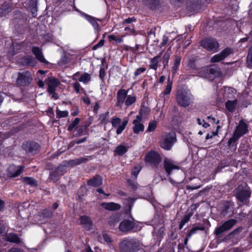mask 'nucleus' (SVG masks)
Here are the masks:
<instances>
[{
  "label": "nucleus",
  "instance_id": "1",
  "mask_svg": "<svg viewBox=\"0 0 252 252\" xmlns=\"http://www.w3.org/2000/svg\"><path fill=\"white\" fill-rule=\"evenodd\" d=\"M140 249L139 241L135 237H125L119 243V252H137Z\"/></svg>",
  "mask_w": 252,
  "mask_h": 252
},
{
  "label": "nucleus",
  "instance_id": "2",
  "mask_svg": "<svg viewBox=\"0 0 252 252\" xmlns=\"http://www.w3.org/2000/svg\"><path fill=\"white\" fill-rule=\"evenodd\" d=\"M194 96L189 90L184 88L177 90L176 94V101L177 104L183 107H187L194 102Z\"/></svg>",
  "mask_w": 252,
  "mask_h": 252
},
{
  "label": "nucleus",
  "instance_id": "3",
  "mask_svg": "<svg viewBox=\"0 0 252 252\" xmlns=\"http://www.w3.org/2000/svg\"><path fill=\"white\" fill-rule=\"evenodd\" d=\"M162 157L160 155L154 150H151L147 152L145 156L144 161L147 164L150 165L152 167L158 168L162 161Z\"/></svg>",
  "mask_w": 252,
  "mask_h": 252
},
{
  "label": "nucleus",
  "instance_id": "4",
  "mask_svg": "<svg viewBox=\"0 0 252 252\" xmlns=\"http://www.w3.org/2000/svg\"><path fill=\"white\" fill-rule=\"evenodd\" d=\"M22 148L28 156H35L39 153L41 146L36 141L28 140L23 143Z\"/></svg>",
  "mask_w": 252,
  "mask_h": 252
},
{
  "label": "nucleus",
  "instance_id": "5",
  "mask_svg": "<svg viewBox=\"0 0 252 252\" xmlns=\"http://www.w3.org/2000/svg\"><path fill=\"white\" fill-rule=\"evenodd\" d=\"M176 141V133L174 132H170L162 136L159 142V146L164 150L169 151Z\"/></svg>",
  "mask_w": 252,
  "mask_h": 252
},
{
  "label": "nucleus",
  "instance_id": "6",
  "mask_svg": "<svg viewBox=\"0 0 252 252\" xmlns=\"http://www.w3.org/2000/svg\"><path fill=\"white\" fill-rule=\"evenodd\" d=\"M236 197L237 199L240 202L246 204L251 197L252 191L249 187L239 186L236 189Z\"/></svg>",
  "mask_w": 252,
  "mask_h": 252
},
{
  "label": "nucleus",
  "instance_id": "7",
  "mask_svg": "<svg viewBox=\"0 0 252 252\" xmlns=\"http://www.w3.org/2000/svg\"><path fill=\"white\" fill-rule=\"evenodd\" d=\"M199 44L204 49L214 53L218 52L220 47V44L217 40L211 37L202 39Z\"/></svg>",
  "mask_w": 252,
  "mask_h": 252
},
{
  "label": "nucleus",
  "instance_id": "8",
  "mask_svg": "<svg viewBox=\"0 0 252 252\" xmlns=\"http://www.w3.org/2000/svg\"><path fill=\"white\" fill-rule=\"evenodd\" d=\"M136 225L134 219L132 218V220H124L120 223L118 228L121 232L127 234L131 232H136L137 231V229L135 228Z\"/></svg>",
  "mask_w": 252,
  "mask_h": 252
},
{
  "label": "nucleus",
  "instance_id": "9",
  "mask_svg": "<svg viewBox=\"0 0 252 252\" xmlns=\"http://www.w3.org/2000/svg\"><path fill=\"white\" fill-rule=\"evenodd\" d=\"M32 80L31 72L28 70L19 72L16 80L17 84L20 86L25 87L30 85Z\"/></svg>",
  "mask_w": 252,
  "mask_h": 252
},
{
  "label": "nucleus",
  "instance_id": "10",
  "mask_svg": "<svg viewBox=\"0 0 252 252\" xmlns=\"http://www.w3.org/2000/svg\"><path fill=\"white\" fill-rule=\"evenodd\" d=\"M163 165L167 176H170L173 170H179L181 168V166L178 165L177 161L168 158H164Z\"/></svg>",
  "mask_w": 252,
  "mask_h": 252
},
{
  "label": "nucleus",
  "instance_id": "11",
  "mask_svg": "<svg viewBox=\"0 0 252 252\" xmlns=\"http://www.w3.org/2000/svg\"><path fill=\"white\" fill-rule=\"evenodd\" d=\"M237 222L235 219H230L225 221L221 225L216 228L215 234L218 236H220L223 232L230 229Z\"/></svg>",
  "mask_w": 252,
  "mask_h": 252
},
{
  "label": "nucleus",
  "instance_id": "12",
  "mask_svg": "<svg viewBox=\"0 0 252 252\" xmlns=\"http://www.w3.org/2000/svg\"><path fill=\"white\" fill-rule=\"evenodd\" d=\"M201 71L205 74V77L209 78L210 81H213L219 76L220 72L217 70V67L215 65L206 66L202 67Z\"/></svg>",
  "mask_w": 252,
  "mask_h": 252
},
{
  "label": "nucleus",
  "instance_id": "13",
  "mask_svg": "<svg viewBox=\"0 0 252 252\" xmlns=\"http://www.w3.org/2000/svg\"><path fill=\"white\" fill-rule=\"evenodd\" d=\"M24 165L16 166L14 164L10 165L7 169V175L9 178L18 177L23 172Z\"/></svg>",
  "mask_w": 252,
  "mask_h": 252
},
{
  "label": "nucleus",
  "instance_id": "14",
  "mask_svg": "<svg viewBox=\"0 0 252 252\" xmlns=\"http://www.w3.org/2000/svg\"><path fill=\"white\" fill-rule=\"evenodd\" d=\"M248 131V124L245 123L244 120L242 119L239 121L238 125L236 126L233 133L241 138Z\"/></svg>",
  "mask_w": 252,
  "mask_h": 252
},
{
  "label": "nucleus",
  "instance_id": "15",
  "mask_svg": "<svg viewBox=\"0 0 252 252\" xmlns=\"http://www.w3.org/2000/svg\"><path fill=\"white\" fill-rule=\"evenodd\" d=\"M89 161V159L86 157H81L80 158H75L73 159H70L69 160H63V163L66 167H73L80 165L82 163H85Z\"/></svg>",
  "mask_w": 252,
  "mask_h": 252
},
{
  "label": "nucleus",
  "instance_id": "16",
  "mask_svg": "<svg viewBox=\"0 0 252 252\" xmlns=\"http://www.w3.org/2000/svg\"><path fill=\"white\" fill-rule=\"evenodd\" d=\"M19 63L23 66H34L37 62L35 59L31 55H26L20 59Z\"/></svg>",
  "mask_w": 252,
  "mask_h": 252
},
{
  "label": "nucleus",
  "instance_id": "17",
  "mask_svg": "<svg viewBox=\"0 0 252 252\" xmlns=\"http://www.w3.org/2000/svg\"><path fill=\"white\" fill-rule=\"evenodd\" d=\"M142 2L147 8L152 11L158 9L161 6L160 0H142Z\"/></svg>",
  "mask_w": 252,
  "mask_h": 252
},
{
  "label": "nucleus",
  "instance_id": "18",
  "mask_svg": "<svg viewBox=\"0 0 252 252\" xmlns=\"http://www.w3.org/2000/svg\"><path fill=\"white\" fill-rule=\"evenodd\" d=\"M128 90L121 89L117 93V101L115 104L116 107H121L122 104L125 102L128 94Z\"/></svg>",
  "mask_w": 252,
  "mask_h": 252
},
{
  "label": "nucleus",
  "instance_id": "19",
  "mask_svg": "<svg viewBox=\"0 0 252 252\" xmlns=\"http://www.w3.org/2000/svg\"><path fill=\"white\" fill-rule=\"evenodd\" d=\"M103 178L99 174H96L87 181L88 186L98 188L102 185Z\"/></svg>",
  "mask_w": 252,
  "mask_h": 252
},
{
  "label": "nucleus",
  "instance_id": "20",
  "mask_svg": "<svg viewBox=\"0 0 252 252\" xmlns=\"http://www.w3.org/2000/svg\"><path fill=\"white\" fill-rule=\"evenodd\" d=\"M80 224L83 226L85 229L90 231L93 228V222L91 218L86 215H82L79 217Z\"/></svg>",
  "mask_w": 252,
  "mask_h": 252
},
{
  "label": "nucleus",
  "instance_id": "21",
  "mask_svg": "<svg viewBox=\"0 0 252 252\" xmlns=\"http://www.w3.org/2000/svg\"><path fill=\"white\" fill-rule=\"evenodd\" d=\"M32 54L36 59L40 63L48 64L49 62L45 59L41 49L38 46H33L32 49Z\"/></svg>",
  "mask_w": 252,
  "mask_h": 252
},
{
  "label": "nucleus",
  "instance_id": "22",
  "mask_svg": "<svg viewBox=\"0 0 252 252\" xmlns=\"http://www.w3.org/2000/svg\"><path fill=\"white\" fill-rule=\"evenodd\" d=\"M84 18L92 25L95 32L99 33L101 30L99 24L97 23V18L87 14H84Z\"/></svg>",
  "mask_w": 252,
  "mask_h": 252
},
{
  "label": "nucleus",
  "instance_id": "23",
  "mask_svg": "<svg viewBox=\"0 0 252 252\" xmlns=\"http://www.w3.org/2000/svg\"><path fill=\"white\" fill-rule=\"evenodd\" d=\"M204 224L201 223H195L192 225L190 228L187 230L186 234H188L189 237H191L193 235L197 233L198 230L204 231Z\"/></svg>",
  "mask_w": 252,
  "mask_h": 252
},
{
  "label": "nucleus",
  "instance_id": "24",
  "mask_svg": "<svg viewBox=\"0 0 252 252\" xmlns=\"http://www.w3.org/2000/svg\"><path fill=\"white\" fill-rule=\"evenodd\" d=\"M100 206L104 209L110 211H118L121 208L120 204L113 202H102L100 204Z\"/></svg>",
  "mask_w": 252,
  "mask_h": 252
},
{
  "label": "nucleus",
  "instance_id": "25",
  "mask_svg": "<svg viewBox=\"0 0 252 252\" xmlns=\"http://www.w3.org/2000/svg\"><path fill=\"white\" fill-rule=\"evenodd\" d=\"M48 82L46 83L48 85L47 92H54L56 91V89L60 84L58 79L55 77H48Z\"/></svg>",
  "mask_w": 252,
  "mask_h": 252
},
{
  "label": "nucleus",
  "instance_id": "26",
  "mask_svg": "<svg viewBox=\"0 0 252 252\" xmlns=\"http://www.w3.org/2000/svg\"><path fill=\"white\" fill-rule=\"evenodd\" d=\"M120 216L116 214L109 216L107 219V222L111 228H114L120 221Z\"/></svg>",
  "mask_w": 252,
  "mask_h": 252
},
{
  "label": "nucleus",
  "instance_id": "27",
  "mask_svg": "<svg viewBox=\"0 0 252 252\" xmlns=\"http://www.w3.org/2000/svg\"><path fill=\"white\" fill-rule=\"evenodd\" d=\"M201 0H192L187 5V8L191 12H195L201 8Z\"/></svg>",
  "mask_w": 252,
  "mask_h": 252
},
{
  "label": "nucleus",
  "instance_id": "28",
  "mask_svg": "<svg viewBox=\"0 0 252 252\" xmlns=\"http://www.w3.org/2000/svg\"><path fill=\"white\" fill-rule=\"evenodd\" d=\"M240 138L233 133L232 136L229 139L227 146L230 150L234 151L237 149V145Z\"/></svg>",
  "mask_w": 252,
  "mask_h": 252
},
{
  "label": "nucleus",
  "instance_id": "29",
  "mask_svg": "<svg viewBox=\"0 0 252 252\" xmlns=\"http://www.w3.org/2000/svg\"><path fill=\"white\" fill-rule=\"evenodd\" d=\"M162 52L158 55L151 58L150 61L149 68L154 70H157L158 66V61L161 57Z\"/></svg>",
  "mask_w": 252,
  "mask_h": 252
},
{
  "label": "nucleus",
  "instance_id": "30",
  "mask_svg": "<svg viewBox=\"0 0 252 252\" xmlns=\"http://www.w3.org/2000/svg\"><path fill=\"white\" fill-rule=\"evenodd\" d=\"M37 0H30L28 2V8L31 12L33 17H36L37 15Z\"/></svg>",
  "mask_w": 252,
  "mask_h": 252
},
{
  "label": "nucleus",
  "instance_id": "31",
  "mask_svg": "<svg viewBox=\"0 0 252 252\" xmlns=\"http://www.w3.org/2000/svg\"><path fill=\"white\" fill-rule=\"evenodd\" d=\"M22 182L26 185H29L32 187H35L38 185V182L32 177H23L21 178Z\"/></svg>",
  "mask_w": 252,
  "mask_h": 252
},
{
  "label": "nucleus",
  "instance_id": "32",
  "mask_svg": "<svg viewBox=\"0 0 252 252\" xmlns=\"http://www.w3.org/2000/svg\"><path fill=\"white\" fill-rule=\"evenodd\" d=\"M3 239L5 241L16 244H19L21 242L20 239L17 234L15 233H9V234H6Z\"/></svg>",
  "mask_w": 252,
  "mask_h": 252
},
{
  "label": "nucleus",
  "instance_id": "33",
  "mask_svg": "<svg viewBox=\"0 0 252 252\" xmlns=\"http://www.w3.org/2000/svg\"><path fill=\"white\" fill-rule=\"evenodd\" d=\"M128 147H126L123 144H120L115 148L114 151L115 155L122 156L128 151Z\"/></svg>",
  "mask_w": 252,
  "mask_h": 252
},
{
  "label": "nucleus",
  "instance_id": "34",
  "mask_svg": "<svg viewBox=\"0 0 252 252\" xmlns=\"http://www.w3.org/2000/svg\"><path fill=\"white\" fill-rule=\"evenodd\" d=\"M192 215L193 213L191 212H186L185 215L184 216L182 220L180 222V224L179 225V230H181L183 228V226L185 225V224L189 221L190 218Z\"/></svg>",
  "mask_w": 252,
  "mask_h": 252
},
{
  "label": "nucleus",
  "instance_id": "35",
  "mask_svg": "<svg viewBox=\"0 0 252 252\" xmlns=\"http://www.w3.org/2000/svg\"><path fill=\"white\" fill-rule=\"evenodd\" d=\"M237 102V99H234L233 100H227L225 103L226 110H227L230 112H233L236 109Z\"/></svg>",
  "mask_w": 252,
  "mask_h": 252
},
{
  "label": "nucleus",
  "instance_id": "36",
  "mask_svg": "<svg viewBox=\"0 0 252 252\" xmlns=\"http://www.w3.org/2000/svg\"><path fill=\"white\" fill-rule=\"evenodd\" d=\"M61 176L56 168L50 170L49 179L53 182L56 183L60 180Z\"/></svg>",
  "mask_w": 252,
  "mask_h": 252
},
{
  "label": "nucleus",
  "instance_id": "37",
  "mask_svg": "<svg viewBox=\"0 0 252 252\" xmlns=\"http://www.w3.org/2000/svg\"><path fill=\"white\" fill-rule=\"evenodd\" d=\"M182 58L180 55H176L174 62L173 65L172 67V71L173 74H175L179 69L180 65Z\"/></svg>",
  "mask_w": 252,
  "mask_h": 252
},
{
  "label": "nucleus",
  "instance_id": "38",
  "mask_svg": "<svg viewBox=\"0 0 252 252\" xmlns=\"http://www.w3.org/2000/svg\"><path fill=\"white\" fill-rule=\"evenodd\" d=\"M11 10V7L8 3H4L2 4L1 7H0V17L4 16L6 14L8 13Z\"/></svg>",
  "mask_w": 252,
  "mask_h": 252
},
{
  "label": "nucleus",
  "instance_id": "39",
  "mask_svg": "<svg viewBox=\"0 0 252 252\" xmlns=\"http://www.w3.org/2000/svg\"><path fill=\"white\" fill-rule=\"evenodd\" d=\"M222 59L224 60L225 58L234 53V50L230 47L225 48L220 53Z\"/></svg>",
  "mask_w": 252,
  "mask_h": 252
},
{
  "label": "nucleus",
  "instance_id": "40",
  "mask_svg": "<svg viewBox=\"0 0 252 252\" xmlns=\"http://www.w3.org/2000/svg\"><path fill=\"white\" fill-rule=\"evenodd\" d=\"M231 203L230 202L226 201L222 204L221 214L223 216L226 215L230 211Z\"/></svg>",
  "mask_w": 252,
  "mask_h": 252
},
{
  "label": "nucleus",
  "instance_id": "41",
  "mask_svg": "<svg viewBox=\"0 0 252 252\" xmlns=\"http://www.w3.org/2000/svg\"><path fill=\"white\" fill-rule=\"evenodd\" d=\"M136 101V96L135 95H127L125 104L126 107H129L134 104Z\"/></svg>",
  "mask_w": 252,
  "mask_h": 252
},
{
  "label": "nucleus",
  "instance_id": "42",
  "mask_svg": "<svg viewBox=\"0 0 252 252\" xmlns=\"http://www.w3.org/2000/svg\"><path fill=\"white\" fill-rule=\"evenodd\" d=\"M150 111L149 107L142 105L138 113L145 118L149 115Z\"/></svg>",
  "mask_w": 252,
  "mask_h": 252
},
{
  "label": "nucleus",
  "instance_id": "43",
  "mask_svg": "<svg viewBox=\"0 0 252 252\" xmlns=\"http://www.w3.org/2000/svg\"><path fill=\"white\" fill-rule=\"evenodd\" d=\"M133 131L135 134H138L140 132H143L144 130V126L143 124H133Z\"/></svg>",
  "mask_w": 252,
  "mask_h": 252
},
{
  "label": "nucleus",
  "instance_id": "44",
  "mask_svg": "<svg viewBox=\"0 0 252 252\" xmlns=\"http://www.w3.org/2000/svg\"><path fill=\"white\" fill-rule=\"evenodd\" d=\"M109 115V111H107L104 113L101 114L99 116V120L100 121L101 124L106 125L109 123L108 117Z\"/></svg>",
  "mask_w": 252,
  "mask_h": 252
},
{
  "label": "nucleus",
  "instance_id": "45",
  "mask_svg": "<svg viewBox=\"0 0 252 252\" xmlns=\"http://www.w3.org/2000/svg\"><path fill=\"white\" fill-rule=\"evenodd\" d=\"M91 79V76L90 74L85 72L79 79V82H83L84 84L88 83Z\"/></svg>",
  "mask_w": 252,
  "mask_h": 252
},
{
  "label": "nucleus",
  "instance_id": "46",
  "mask_svg": "<svg viewBox=\"0 0 252 252\" xmlns=\"http://www.w3.org/2000/svg\"><path fill=\"white\" fill-rule=\"evenodd\" d=\"M172 87V81L171 80H170V78L168 77V78L167 79V85L166 86L165 89H164V90L163 91V94L165 95L169 94L171 92Z\"/></svg>",
  "mask_w": 252,
  "mask_h": 252
},
{
  "label": "nucleus",
  "instance_id": "47",
  "mask_svg": "<svg viewBox=\"0 0 252 252\" xmlns=\"http://www.w3.org/2000/svg\"><path fill=\"white\" fill-rule=\"evenodd\" d=\"M170 55H168V53L164 54L162 58V62L164 69H167L168 68V63L170 59Z\"/></svg>",
  "mask_w": 252,
  "mask_h": 252
},
{
  "label": "nucleus",
  "instance_id": "48",
  "mask_svg": "<svg viewBox=\"0 0 252 252\" xmlns=\"http://www.w3.org/2000/svg\"><path fill=\"white\" fill-rule=\"evenodd\" d=\"M157 124L158 123L156 121L150 122L146 132H149L154 131L157 127Z\"/></svg>",
  "mask_w": 252,
  "mask_h": 252
},
{
  "label": "nucleus",
  "instance_id": "49",
  "mask_svg": "<svg viewBox=\"0 0 252 252\" xmlns=\"http://www.w3.org/2000/svg\"><path fill=\"white\" fill-rule=\"evenodd\" d=\"M188 66L191 70H197L198 69V67L196 64V61L193 58L190 59L189 60Z\"/></svg>",
  "mask_w": 252,
  "mask_h": 252
},
{
  "label": "nucleus",
  "instance_id": "50",
  "mask_svg": "<svg viewBox=\"0 0 252 252\" xmlns=\"http://www.w3.org/2000/svg\"><path fill=\"white\" fill-rule=\"evenodd\" d=\"M91 125V122H90V124H88V125H85L84 126H81L78 127L76 133V135L78 136H80L83 135L84 132L86 131L87 127H89Z\"/></svg>",
  "mask_w": 252,
  "mask_h": 252
},
{
  "label": "nucleus",
  "instance_id": "51",
  "mask_svg": "<svg viewBox=\"0 0 252 252\" xmlns=\"http://www.w3.org/2000/svg\"><path fill=\"white\" fill-rule=\"evenodd\" d=\"M128 123V120H126L123 121L122 124L119 126L117 130H116V133L118 135H119L122 133L123 131L125 129L127 124Z\"/></svg>",
  "mask_w": 252,
  "mask_h": 252
},
{
  "label": "nucleus",
  "instance_id": "52",
  "mask_svg": "<svg viewBox=\"0 0 252 252\" xmlns=\"http://www.w3.org/2000/svg\"><path fill=\"white\" fill-rule=\"evenodd\" d=\"M56 116L58 119L65 118L68 116V112L67 110L61 111L58 109L56 110Z\"/></svg>",
  "mask_w": 252,
  "mask_h": 252
},
{
  "label": "nucleus",
  "instance_id": "53",
  "mask_svg": "<svg viewBox=\"0 0 252 252\" xmlns=\"http://www.w3.org/2000/svg\"><path fill=\"white\" fill-rule=\"evenodd\" d=\"M80 121V119L76 118L68 126L67 130L69 131H72L73 129L77 126Z\"/></svg>",
  "mask_w": 252,
  "mask_h": 252
},
{
  "label": "nucleus",
  "instance_id": "54",
  "mask_svg": "<svg viewBox=\"0 0 252 252\" xmlns=\"http://www.w3.org/2000/svg\"><path fill=\"white\" fill-rule=\"evenodd\" d=\"M127 184L128 186H129L133 190H135L138 189L137 183L130 179L127 180Z\"/></svg>",
  "mask_w": 252,
  "mask_h": 252
},
{
  "label": "nucleus",
  "instance_id": "55",
  "mask_svg": "<svg viewBox=\"0 0 252 252\" xmlns=\"http://www.w3.org/2000/svg\"><path fill=\"white\" fill-rule=\"evenodd\" d=\"M108 39L109 41H112L113 40L115 41L117 43H122L124 41L123 38L122 37H117L114 34H111L108 35Z\"/></svg>",
  "mask_w": 252,
  "mask_h": 252
},
{
  "label": "nucleus",
  "instance_id": "56",
  "mask_svg": "<svg viewBox=\"0 0 252 252\" xmlns=\"http://www.w3.org/2000/svg\"><path fill=\"white\" fill-rule=\"evenodd\" d=\"M221 56L220 53L216 54L211 58V62L212 63H216L223 61Z\"/></svg>",
  "mask_w": 252,
  "mask_h": 252
},
{
  "label": "nucleus",
  "instance_id": "57",
  "mask_svg": "<svg viewBox=\"0 0 252 252\" xmlns=\"http://www.w3.org/2000/svg\"><path fill=\"white\" fill-rule=\"evenodd\" d=\"M73 88L77 93H80V91L82 93H85V90L81 88L80 84L76 82L73 84Z\"/></svg>",
  "mask_w": 252,
  "mask_h": 252
},
{
  "label": "nucleus",
  "instance_id": "58",
  "mask_svg": "<svg viewBox=\"0 0 252 252\" xmlns=\"http://www.w3.org/2000/svg\"><path fill=\"white\" fill-rule=\"evenodd\" d=\"M55 168L60 173V174L61 175V176H63L66 172V167L63 163L62 164H60V165H59Z\"/></svg>",
  "mask_w": 252,
  "mask_h": 252
},
{
  "label": "nucleus",
  "instance_id": "59",
  "mask_svg": "<svg viewBox=\"0 0 252 252\" xmlns=\"http://www.w3.org/2000/svg\"><path fill=\"white\" fill-rule=\"evenodd\" d=\"M106 75L105 68L101 67L99 71V77L101 82H104L105 81V77Z\"/></svg>",
  "mask_w": 252,
  "mask_h": 252
},
{
  "label": "nucleus",
  "instance_id": "60",
  "mask_svg": "<svg viewBox=\"0 0 252 252\" xmlns=\"http://www.w3.org/2000/svg\"><path fill=\"white\" fill-rule=\"evenodd\" d=\"M247 63L249 66L252 67V47L249 50L247 58Z\"/></svg>",
  "mask_w": 252,
  "mask_h": 252
},
{
  "label": "nucleus",
  "instance_id": "61",
  "mask_svg": "<svg viewBox=\"0 0 252 252\" xmlns=\"http://www.w3.org/2000/svg\"><path fill=\"white\" fill-rule=\"evenodd\" d=\"M41 214H42V216H43V217L46 218H50L52 216V212L48 209H44L42 211Z\"/></svg>",
  "mask_w": 252,
  "mask_h": 252
},
{
  "label": "nucleus",
  "instance_id": "62",
  "mask_svg": "<svg viewBox=\"0 0 252 252\" xmlns=\"http://www.w3.org/2000/svg\"><path fill=\"white\" fill-rule=\"evenodd\" d=\"M121 123V119L119 118H113L111 120V124L114 127L118 126Z\"/></svg>",
  "mask_w": 252,
  "mask_h": 252
},
{
  "label": "nucleus",
  "instance_id": "63",
  "mask_svg": "<svg viewBox=\"0 0 252 252\" xmlns=\"http://www.w3.org/2000/svg\"><path fill=\"white\" fill-rule=\"evenodd\" d=\"M146 68L144 67H139L137 68L134 72V77L138 76L141 73H143L145 72Z\"/></svg>",
  "mask_w": 252,
  "mask_h": 252
},
{
  "label": "nucleus",
  "instance_id": "64",
  "mask_svg": "<svg viewBox=\"0 0 252 252\" xmlns=\"http://www.w3.org/2000/svg\"><path fill=\"white\" fill-rule=\"evenodd\" d=\"M141 170V168L138 166H135L131 170V175L135 177V179L137 178V175Z\"/></svg>",
  "mask_w": 252,
  "mask_h": 252
}]
</instances>
